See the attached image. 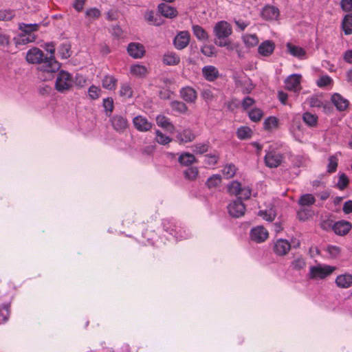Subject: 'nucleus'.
Listing matches in <instances>:
<instances>
[{
    "instance_id": "obj_48",
    "label": "nucleus",
    "mask_w": 352,
    "mask_h": 352,
    "mask_svg": "<svg viewBox=\"0 0 352 352\" xmlns=\"http://www.w3.org/2000/svg\"><path fill=\"white\" fill-rule=\"evenodd\" d=\"M155 140L156 142L162 145H166L171 142V138L164 134H163L160 131L157 130L155 131Z\"/></svg>"
},
{
    "instance_id": "obj_9",
    "label": "nucleus",
    "mask_w": 352,
    "mask_h": 352,
    "mask_svg": "<svg viewBox=\"0 0 352 352\" xmlns=\"http://www.w3.org/2000/svg\"><path fill=\"white\" fill-rule=\"evenodd\" d=\"M133 124L135 129L140 132H147L153 127V123L143 116H137L133 119Z\"/></svg>"
},
{
    "instance_id": "obj_15",
    "label": "nucleus",
    "mask_w": 352,
    "mask_h": 352,
    "mask_svg": "<svg viewBox=\"0 0 352 352\" xmlns=\"http://www.w3.org/2000/svg\"><path fill=\"white\" fill-rule=\"evenodd\" d=\"M291 249V244L286 239H277L274 244V252L278 256L286 255Z\"/></svg>"
},
{
    "instance_id": "obj_64",
    "label": "nucleus",
    "mask_w": 352,
    "mask_h": 352,
    "mask_svg": "<svg viewBox=\"0 0 352 352\" xmlns=\"http://www.w3.org/2000/svg\"><path fill=\"white\" fill-rule=\"evenodd\" d=\"M111 34L117 38H121L124 36L123 30L119 25L112 27Z\"/></svg>"
},
{
    "instance_id": "obj_55",
    "label": "nucleus",
    "mask_w": 352,
    "mask_h": 352,
    "mask_svg": "<svg viewBox=\"0 0 352 352\" xmlns=\"http://www.w3.org/2000/svg\"><path fill=\"white\" fill-rule=\"evenodd\" d=\"M201 53L208 57H212L215 55V47L212 45H204L201 48Z\"/></svg>"
},
{
    "instance_id": "obj_51",
    "label": "nucleus",
    "mask_w": 352,
    "mask_h": 352,
    "mask_svg": "<svg viewBox=\"0 0 352 352\" xmlns=\"http://www.w3.org/2000/svg\"><path fill=\"white\" fill-rule=\"evenodd\" d=\"M199 171L196 167H189L186 168L184 172V176L186 179L190 180H194L197 178Z\"/></svg>"
},
{
    "instance_id": "obj_44",
    "label": "nucleus",
    "mask_w": 352,
    "mask_h": 352,
    "mask_svg": "<svg viewBox=\"0 0 352 352\" xmlns=\"http://www.w3.org/2000/svg\"><path fill=\"white\" fill-rule=\"evenodd\" d=\"M145 20L153 25H160L162 23L160 19H157L153 11H147L144 14Z\"/></svg>"
},
{
    "instance_id": "obj_42",
    "label": "nucleus",
    "mask_w": 352,
    "mask_h": 352,
    "mask_svg": "<svg viewBox=\"0 0 352 352\" xmlns=\"http://www.w3.org/2000/svg\"><path fill=\"white\" fill-rule=\"evenodd\" d=\"M306 266V261L301 256L294 258L291 263L290 267L294 270H300L304 269Z\"/></svg>"
},
{
    "instance_id": "obj_27",
    "label": "nucleus",
    "mask_w": 352,
    "mask_h": 352,
    "mask_svg": "<svg viewBox=\"0 0 352 352\" xmlns=\"http://www.w3.org/2000/svg\"><path fill=\"white\" fill-rule=\"evenodd\" d=\"M287 49L288 52L294 57L303 59L305 57L306 52L299 46L294 45L290 43H287Z\"/></svg>"
},
{
    "instance_id": "obj_52",
    "label": "nucleus",
    "mask_w": 352,
    "mask_h": 352,
    "mask_svg": "<svg viewBox=\"0 0 352 352\" xmlns=\"http://www.w3.org/2000/svg\"><path fill=\"white\" fill-rule=\"evenodd\" d=\"M241 190V184L237 181H232L228 186V190L230 194L238 195Z\"/></svg>"
},
{
    "instance_id": "obj_13",
    "label": "nucleus",
    "mask_w": 352,
    "mask_h": 352,
    "mask_svg": "<svg viewBox=\"0 0 352 352\" xmlns=\"http://www.w3.org/2000/svg\"><path fill=\"white\" fill-rule=\"evenodd\" d=\"M179 96L187 103H195L197 99V93L195 89L186 86L179 90Z\"/></svg>"
},
{
    "instance_id": "obj_45",
    "label": "nucleus",
    "mask_w": 352,
    "mask_h": 352,
    "mask_svg": "<svg viewBox=\"0 0 352 352\" xmlns=\"http://www.w3.org/2000/svg\"><path fill=\"white\" fill-rule=\"evenodd\" d=\"M221 182V176L219 175H213L207 179L206 184L209 188H212L218 186Z\"/></svg>"
},
{
    "instance_id": "obj_20",
    "label": "nucleus",
    "mask_w": 352,
    "mask_h": 352,
    "mask_svg": "<svg viewBox=\"0 0 352 352\" xmlns=\"http://www.w3.org/2000/svg\"><path fill=\"white\" fill-rule=\"evenodd\" d=\"M202 74L206 80L212 82L219 77V72L214 66L206 65L202 68Z\"/></svg>"
},
{
    "instance_id": "obj_46",
    "label": "nucleus",
    "mask_w": 352,
    "mask_h": 352,
    "mask_svg": "<svg viewBox=\"0 0 352 352\" xmlns=\"http://www.w3.org/2000/svg\"><path fill=\"white\" fill-rule=\"evenodd\" d=\"M248 116L252 121L256 122L261 120L263 116V113L260 109L255 108L249 111Z\"/></svg>"
},
{
    "instance_id": "obj_29",
    "label": "nucleus",
    "mask_w": 352,
    "mask_h": 352,
    "mask_svg": "<svg viewBox=\"0 0 352 352\" xmlns=\"http://www.w3.org/2000/svg\"><path fill=\"white\" fill-rule=\"evenodd\" d=\"M118 80L112 75H106L102 80L103 88L108 90H115L117 87Z\"/></svg>"
},
{
    "instance_id": "obj_39",
    "label": "nucleus",
    "mask_w": 352,
    "mask_h": 352,
    "mask_svg": "<svg viewBox=\"0 0 352 352\" xmlns=\"http://www.w3.org/2000/svg\"><path fill=\"white\" fill-rule=\"evenodd\" d=\"M236 135L240 140H246L252 137V131L248 126H241L236 131Z\"/></svg>"
},
{
    "instance_id": "obj_38",
    "label": "nucleus",
    "mask_w": 352,
    "mask_h": 352,
    "mask_svg": "<svg viewBox=\"0 0 352 352\" xmlns=\"http://www.w3.org/2000/svg\"><path fill=\"white\" fill-rule=\"evenodd\" d=\"M342 28L345 34H352V14L346 15L342 22Z\"/></svg>"
},
{
    "instance_id": "obj_59",
    "label": "nucleus",
    "mask_w": 352,
    "mask_h": 352,
    "mask_svg": "<svg viewBox=\"0 0 352 352\" xmlns=\"http://www.w3.org/2000/svg\"><path fill=\"white\" fill-rule=\"evenodd\" d=\"M332 82V79L329 76L325 75L320 77L316 82L319 87H323L330 85Z\"/></svg>"
},
{
    "instance_id": "obj_43",
    "label": "nucleus",
    "mask_w": 352,
    "mask_h": 352,
    "mask_svg": "<svg viewBox=\"0 0 352 352\" xmlns=\"http://www.w3.org/2000/svg\"><path fill=\"white\" fill-rule=\"evenodd\" d=\"M133 89L129 83L121 85L120 89V96L124 98H131L133 96Z\"/></svg>"
},
{
    "instance_id": "obj_25",
    "label": "nucleus",
    "mask_w": 352,
    "mask_h": 352,
    "mask_svg": "<svg viewBox=\"0 0 352 352\" xmlns=\"http://www.w3.org/2000/svg\"><path fill=\"white\" fill-rule=\"evenodd\" d=\"M36 38V36L35 34H28L21 32L15 36L14 40L16 45H21L34 42Z\"/></svg>"
},
{
    "instance_id": "obj_47",
    "label": "nucleus",
    "mask_w": 352,
    "mask_h": 352,
    "mask_svg": "<svg viewBox=\"0 0 352 352\" xmlns=\"http://www.w3.org/2000/svg\"><path fill=\"white\" fill-rule=\"evenodd\" d=\"M349 178L344 173L339 174L338 181L336 184V186L339 190H343L345 189L349 185Z\"/></svg>"
},
{
    "instance_id": "obj_11",
    "label": "nucleus",
    "mask_w": 352,
    "mask_h": 352,
    "mask_svg": "<svg viewBox=\"0 0 352 352\" xmlns=\"http://www.w3.org/2000/svg\"><path fill=\"white\" fill-rule=\"evenodd\" d=\"M352 224L348 221L340 220L333 223L332 230L340 236H344L351 230Z\"/></svg>"
},
{
    "instance_id": "obj_58",
    "label": "nucleus",
    "mask_w": 352,
    "mask_h": 352,
    "mask_svg": "<svg viewBox=\"0 0 352 352\" xmlns=\"http://www.w3.org/2000/svg\"><path fill=\"white\" fill-rule=\"evenodd\" d=\"M258 215L261 217L264 220L267 221H272L275 219V213L271 210H261Z\"/></svg>"
},
{
    "instance_id": "obj_32",
    "label": "nucleus",
    "mask_w": 352,
    "mask_h": 352,
    "mask_svg": "<svg viewBox=\"0 0 352 352\" xmlns=\"http://www.w3.org/2000/svg\"><path fill=\"white\" fill-rule=\"evenodd\" d=\"M192 32L195 36L199 41H206L208 39V34L206 31L200 25H194L192 27Z\"/></svg>"
},
{
    "instance_id": "obj_24",
    "label": "nucleus",
    "mask_w": 352,
    "mask_h": 352,
    "mask_svg": "<svg viewBox=\"0 0 352 352\" xmlns=\"http://www.w3.org/2000/svg\"><path fill=\"white\" fill-rule=\"evenodd\" d=\"M158 11L162 16L170 19L176 16L177 14V11L175 8L165 3L159 4Z\"/></svg>"
},
{
    "instance_id": "obj_35",
    "label": "nucleus",
    "mask_w": 352,
    "mask_h": 352,
    "mask_svg": "<svg viewBox=\"0 0 352 352\" xmlns=\"http://www.w3.org/2000/svg\"><path fill=\"white\" fill-rule=\"evenodd\" d=\"M278 120L274 116L267 118L263 122V128L266 131H272L278 128Z\"/></svg>"
},
{
    "instance_id": "obj_1",
    "label": "nucleus",
    "mask_w": 352,
    "mask_h": 352,
    "mask_svg": "<svg viewBox=\"0 0 352 352\" xmlns=\"http://www.w3.org/2000/svg\"><path fill=\"white\" fill-rule=\"evenodd\" d=\"M26 60L29 63L39 65L37 76L43 81L52 79L53 74L60 68V64L55 58H47L38 47H32L28 51Z\"/></svg>"
},
{
    "instance_id": "obj_63",
    "label": "nucleus",
    "mask_w": 352,
    "mask_h": 352,
    "mask_svg": "<svg viewBox=\"0 0 352 352\" xmlns=\"http://www.w3.org/2000/svg\"><path fill=\"white\" fill-rule=\"evenodd\" d=\"M311 216V211L302 208L297 212V217L300 221H305Z\"/></svg>"
},
{
    "instance_id": "obj_21",
    "label": "nucleus",
    "mask_w": 352,
    "mask_h": 352,
    "mask_svg": "<svg viewBox=\"0 0 352 352\" xmlns=\"http://www.w3.org/2000/svg\"><path fill=\"white\" fill-rule=\"evenodd\" d=\"M335 283L340 288H349L352 286V275L348 273L340 274L336 277Z\"/></svg>"
},
{
    "instance_id": "obj_30",
    "label": "nucleus",
    "mask_w": 352,
    "mask_h": 352,
    "mask_svg": "<svg viewBox=\"0 0 352 352\" xmlns=\"http://www.w3.org/2000/svg\"><path fill=\"white\" fill-rule=\"evenodd\" d=\"M171 109L180 114H186L188 111V108L186 104L182 101L173 100L170 103Z\"/></svg>"
},
{
    "instance_id": "obj_33",
    "label": "nucleus",
    "mask_w": 352,
    "mask_h": 352,
    "mask_svg": "<svg viewBox=\"0 0 352 352\" xmlns=\"http://www.w3.org/2000/svg\"><path fill=\"white\" fill-rule=\"evenodd\" d=\"M318 116L310 112H305L302 115L304 122L309 127H314L318 124Z\"/></svg>"
},
{
    "instance_id": "obj_53",
    "label": "nucleus",
    "mask_w": 352,
    "mask_h": 352,
    "mask_svg": "<svg viewBox=\"0 0 352 352\" xmlns=\"http://www.w3.org/2000/svg\"><path fill=\"white\" fill-rule=\"evenodd\" d=\"M101 94V89L99 87L91 85L88 89L89 97L92 100L98 99Z\"/></svg>"
},
{
    "instance_id": "obj_16",
    "label": "nucleus",
    "mask_w": 352,
    "mask_h": 352,
    "mask_svg": "<svg viewBox=\"0 0 352 352\" xmlns=\"http://www.w3.org/2000/svg\"><path fill=\"white\" fill-rule=\"evenodd\" d=\"M196 138V135L190 128L184 129L177 131L176 135V140L180 144L192 142Z\"/></svg>"
},
{
    "instance_id": "obj_57",
    "label": "nucleus",
    "mask_w": 352,
    "mask_h": 352,
    "mask_svg": "<svg viewBox=\"0 0 352 352\" xmlns=\"http://www.w3.org/2000/svg\"><path fill=\"white\" fill-rule=\"evenodd\" d=\"M338 158L336 156H330L329 157V163L327 166V171L329 173H333L336 170L338 167Z\"/></svg>"
},
{
    "instance_id": "obj_7",
    "label": "nucleus",
    "mask_w": 352,
    "mask_h": 352,
    "mask_svg": "<svg viewBox=\"0 0 352 352\" xmlns=\"http://www.w3.org/2000/svg\"><path fill=\"white\" fill-rule=\"evenodd\" d=\"M302 76L298 74H293L289 75L285 80L286 89L294 93H299L301 89Z\"/></svg>"
},
{
    "instance_id": "obj_23",
    "label": "nucleus",
    "mask_w": 352,
    "mask_h": 352,
    "mask_svg": "<svg viewBox=\"0 0 352 352\" xmlns=\"http://www.w3.org/2000/svg\"><path fill=\"white\" fill-rule=\"evenodd\" d=\"M162 63L168 66L177 65L180 63V57L174 52H167L163 55Z\"/></svg>"
},
{
    "instance_id": "obj_18",
    "label": "nucleus",
    "mask_w": 352,
    "mask_h": 352,
    "mask_svg": "<svg viewBox=\"0 0 352 352\" xmlns=\"http://www.w3.org/2000/svg\"><path fill=\"white\" fill-rule=\"evenodd\" d=\"M331 100L336 109L340 111H344L349 104V100L338 93L333 94Z\"/></svg>"
},
{
    "instance_id": "obj_22",
    "label": "nucleus",
    "mask_w": 352,
    "mask_h": 352,
    "mask_svg": "<svg viewBox=\"0 0 352 352\" xmlns=\"http://www.w3.org/2000/svg\"><path fill=\"white\" fill-rule=\"evenodd\" d=\"M262 17L265 20H274L279 16V10L272 6H265L261 12Z\"/></svg>"
},
{
    "instance_id": "obj_8",
    "label": "nucleus",
    "mask_w": 352,
    "mask_h": 352,
    "mask_svg": "<svg viewBox=\"0 0 352 352\" xmlns=\"http://www.w3.org/2000/svg\"><path fill=\"white\" fill-rule=\"evenodd\" d=\"M265 165L269 168H276L280 166L283 162V155L277 151H268L265 156Z\"/></svg>"
},
{
    "instance_id": "obj_49",
    "label": "nucleus",
    "mask_w": 352,
    "mask_h": 352,
    "mask_svg": "<svg viewBox=\"0 0 352 352\" xmlns=\"http://www.w3.org/2000/svg\"><path fill=\"white\" fill-rule=\"evenodd\" d=\"M236 171L235 166L231 164L226 165L222 170L223 176L227 179L232 177L235 175Z\"/></svg>"
},
{
    "instance_id": "obj_31",
    "label": "nucleus",
    "mask_w": 352,
    "mask_h": 352,
    "mask_svg": "<svg viewBox=\"0 0 352 352\" xmlns=\"http://www.w3.org/2000/svg\"><path fill=\"white\" fill-rule=\"evenodd\" d=\"M178 161L181 165L188 166L196 162V158L191 153H183L179 155Z\"/></svg>"
},
{
    "instance_id": "obj_61",
    "label": "nucleus",
    "mask_w": 352,
    "mask_h": 352,
    "mask_svg": "<svg viewBox=\"0 0 352 352\" xmlns=\"http://www.w3.org/2000/svg\"><path fill=\"white\" fill-rule=\"evenodd\" d=\"M327 251L331 258H336L340 254V248L336 245H329Z\"/></svg>"
},
{
    "instance_id": "obj_17",
    "label": "nucleus",
    "mask_w": 352,
    "mask_h": 352,
    "mask_svg": "<svg viewBox=\"0 0 352 352\" xmlns=\"http://www.w3.org/2000/svg\"><path fill=\"white\" fill-rule=\"evenodd\" d=\"M111 123L113 128L119 132L123 131L128 126L127 119L122 115H114L111 118Z\"/></svg>"
},
{
    "instance_id": "obj_14",
    "label": "nucleus",
    "mask_w": 352,
    "mask_h": 352,
    "mask_svg": "<svg viewBox=\"0 0 352 352\" xmlns=\"http://www.w3.org/2000/svg\"><path fill=\"white\" fill-rule=\"evenodd\" d=\"M267 230L263 226H256L250 231V238L257 243L265 241L268 237Z\"/></svg>"
},
{
    "instance_id": "obj_6",
    "label": "nucleus",
    "mask_w": 352,
    "mask_h": 352,
    "mask_svg": "<svg viewBox=\"0 0 352 352\" xmlns=\"http://www.w3.org/2000/svg\"><path fill=\"white\" fill-rule=\"evenodd\" d=\"M228 210L232 217L239 218L245 214V206L241 200L236 199L228 204Z\"/></svg>"
},
{
    "instance_id": "obj_62",
    "label": "nucleus",
    "mask_w": 352,
    "mask_h": 352,
    "mask_svg": "<svg viewBox=\"0 0 352 352\" xmlns=\"http://www.w3.org/2000/svg\"><path fill=\"white\" fill-rule=\"evenodd\" d=\"M85 14L87 17H90L92 19H98L100 17V16L101 15V12L98 8H92L88 9L86 11Z\"/></svg>"
},
{
    "instance_id": "obj_41",
    "label": "nucleus",
    "mask_w": 352,
    "mask_h": 352,
    "mask_svg": "<svg viewBox=\"0 0 352 352\" xmlns=\"http://www.w3.org/2000/svg\"><path fill=\"white\" fill-rule=\"evenodd\" d=\"M307 102L311 107H323L324 110H326V104H324L322 100L318 96H312L307 98Z\"/></svg>"
},
{
    "instance_id": "obj_19",
    "label": "nucleus",
    "mask_w": 352,
    "mask_h": 352,
    "mask_svg": "<svg viewBox=\"0 0 352 352\" xmlns=\"http://www.w3.org/2000/svg\"><path fill=\"white\" fill-rule=\"evenodd\" d=\"M274 43L271 40H267L259 45L258 52L263 56H270L274 52Z\"/></svg>"
},
{
    "instance_id": "obj_40",
    "label": "nucleus",
    "mask_w": 352,
    "mask_h": 352,
    "mask_svg": "<svg viewBox=\"0 0 352 352\" xmlns=\"http://www.w3.org/2000/svg\"><path fill=\"white\" fill-rule=\"evenodd\" d=\"M246 47L250 48L258 43V38L256 34H245L242 37Z\"/></svg>"
},
{
    "instance_id": "obj_36",
    "label": "nucleus",
    "mask_w": 352,
    "mask_h": 352,
    "mask_svg": "<svg viewBox=\"0 0 352 352\" xmlns=\"http://www.w3.org/2000/svg\"><path fill=\"white\" fill-rule=\"evenodd\" d=\"M10 315V304H3L0 306V324L6 323Z\"/></svg>"
},
{
    "instance_id": "obj_2",
    "label": "nucleus",
    "mask_w": 352,
    "mask_h": 352,
    "mask_svg": "<svg viewBox=\"0 0 352 352\" xmlns=\"http://www.w3.org/2000/svg\"><path fill=\"white\" fill-rule=\"evenodd\" d=\"M336 270L335 266L317 263L309 267L307 276L310 280H322L331 275Z\"/></svg>"
},
{
    "instance_id": "obj_4",
    "label": "nucleus",
    "mask_w": 352,
    "mask_h": 352,
    "mask_svg": "<svg viewBox=\"0 0 352 352\" xmlns=\"http://www.w3.org/2000/svg\"><path fill=\"white\" fill-rule=\"evenodd\" d=\"M73 85L72 76L67 72L61 70L57 76L55 87L59 92H64L69 90Z\"/></svg>"
},
{
    "instance_id": "obj_5",
    "label": "nucleus",
    "mask_w": 352,
    "mask_h": 352,
    "mask_svg": "<svg viewBox=\"0 0 352 352\" xmlns=\"http://www.w3.org/2000/svg\"><path fill=\"white\" fill-rule=\"evenodd\" d=\"M232 32L231 25L225 21L217 22L214 27V34L219 40L228 38Z\"/></svg>"
},
{
    "instance_id": "obj_26",
    "label": "nucleus",
    "mask_w": 352,
    "mask_h": 352,
    "mask_svg": "<svg viewBox=\"0 0 352 352\" xmlns=\"http://www.w3.org/2000/svg\"><path fill=\"white\" fill-rule=\"evenodd\" d=\"M157 124L170 133H173L175 130V126L170 121V119L164 115H159L156 117Z\"/></svg>"
},
{
    "instance_id": "obj_50",
    "label": "nucleus",
    "mask_w": 352,
    "mask_h": 352,
    "mask_svg": "<svg viewBox=\"0 0 352 352\" xmlns=\"http://www.w3.org/2000/svg\"><path fill=\"white\" fill-rule=\"evenodd\" d=\"M208 142L197 143L192 146V151L197 154H204L208 151Z\"/></svg>"
},
{
    "instance_id": "obj_34",
    "label": "nucleus",
    "mask_w": 352,
    "mask_h": 352,
    "mask_svg": "<svg viewBox=\"0 0 352 352\" xmlns=\"http://www.w3.org/2000/svg\"><path fill=\"white\" fill-rule=\"evenodd\" d=\"M38 28V23H20L19 25V30L21 32L28 34H35L34 32L37 31Z\"/></svg>"
},
{
    "instance_id": "obj_28",
    "label": "nucleus",
    "mask_w": 352,
    "mask_h": 352,
    "mask_svg": "<svg viewBox=\"0 0 352 352\" xmlns=\"http://www.w3.org/2000/svg\"><path fill=\"white\" fill-rule=\"evenodd\" d=\"M147 68L140 64H135L130 67V74L138 78H144L147 74Z\"/></svg>"
},
{
    "instance_id": "obj_56",
    "label": "nucleus",
    "mask_w": 352,
    "mask_h": 352,
    "mask_svg": "<svg viewBox=\"0 0 352 352\" xmlns=\"http://www.w3.org/2000/svg\"><path fill=\"white\" fill-rule=\"evenodd\" d=\"M14 16L12 10H0V21H10Z\"/></svg>"
},
{
    "instance_id": "obj_54",
    "label": "nucleus",
    "mask_w": 352,
    "mask_h": 352,
    "mask_svg": "<svg viewBox=\"0 0 352 352\" xmlns=\"http://www.w3.org/2000/svg\"><path fill=\"white\" fill-rule=\"evenodd\" d=\"M103 107L106 111L107 116H110L113 110V100L111 98H107L103 100Z\"/></svg>"
},
{
    "instance_id": "obj_3",
    "label": "nucleus",
    "mask_w": 352,
    "mask_h": 352,
    "mask_svg": "<svg viewBox=\"0 0 352 352\" xmlns=\"http://www.w3.org/2000/svg\"><path fill=\"white\" fill-rule=\"evenodd\" d=\"M165 231L169 232L177 240H182L189 236V233L181 227L177 226L172 220L164 219L162 223Z\"/></svg>"
},
{
    "instance_id": "obj_37",
    "label": "nucleus",
    "mask_w": 352,
    "mask_h": 352,
    "mask_svg": "<svg viewBox=\"0 0 352 352\" xmlns=\"http://www.w3.org/2000/svg\"><path fill=\"white\" fill-rule=\"evenodd\" d=\"M316 201L314 196L311 194H305L300 196L298 201V204L300 206H310L314 205Z\"/></svg>"
},
{
    "instance_id": "obj_12",
    "label": "nucleus",
    "mask_w": 352,
    "mask_h": 352,
    "mask_svg": "<svg viewBox=\"0 0 352 352\" xmlns=\"http://www.w3.org/2000/svg\"><path fill=\"white\" fill-rule=\"evenodd\" d=\"M127 52L133 58H141L145 54V48L142 44L133 42L128 45Z\"/></svg>"
},
{
    "instance_id": "obj_60",
    "label": "nucleus",
    "mask_w": 352,
    "mask_h": 352,
    "mask_svg": "<svg viewBox=\"0 0 352 352\" xmlns=\"http://www.w3.org/2000/svg\"><path fill=\"white\" fill-rule=\"evenodd\" d=\"M239 197L236 199H239L241 200L243 199H248L251 196V189L248 186L241 187V190H240V192L239 193Z\"/></svg>"
},
{
    "instance_id": "obj_10",
    "label": "nucleus",
    "mask_w": 352,
    "mask_h": 352,
    "mask_svg": "<svg viewBox=\"0 0 352 352\" xmlns=\"http://www.w3.org/2000/svg\"><path fill=\"white\" fill-rule=\"evenodd\" d=\"M190 35L188 31H182L177 33L173 40V45L177 50H183L188 46Z\"/></svg>"
}]
</instances>
